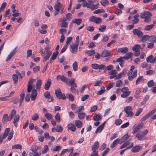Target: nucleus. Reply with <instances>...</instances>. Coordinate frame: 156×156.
<instances>
[{"label":"nucleus","mask_w":156,"mask_h":156,"mask_svg":"<svg viewBox=\"0 0 156 156\" xmlns=\"http://www.w3.org/2000/svg\"><path fill=\"white\" fill-rule=\"evenodd\" d=\"M11 120L9 115L7 114H5L4 115L2 119V122H6L8 121H10Z\"/></svg>","instance_id":"obj_18"},{"label":"nucleus","mask_w":156,"mask_h":156,"mask_svg":"<svg viewBox=\"0 0 156 156\" xmlns=\"http://www.w3.org/2000/svg\"><path fill=\"white\" fill-rule=\"evenodd\" d=\"M42 85V80L40 79L38 80L36 84V89L37 90H40Z\"/></svg>","instance_id":"obj_22"},{"label":"nucleus","mask_w":156,"mask_h":156,"mask_svg":"<svg viewBox=\"0 0 156 156\" xmlns=\"http://www.w3.org/2000/svg\"><path fill=\"white\" fill-rule=\"evenodd\" d=\"M106 122H105L103 123L99 126L96 129L95 133H100L104 128Z\"/></svg>","instance_id":"obj_11"},{"label":"nucleus","mask_w":156,"mask_h":156,"mask_svg":"<svg viewBox=\"0 0 156 156\" xmlns=\"http://www.w3.org/2000/svg\"><path fill=\"white\" fill-rule=\"evenodd\" d=\"M119 141L120 140L119 139H116L113 141L112 144L110 145V147L112 148H113L117 145V144L119 143Z\"/></svg>","instance_id":"obj_30"},{"label":"nucleus","mask_w":156,"mask_h":156,"mask_svg":"<svg viewBox=\"0 0 156 156\" xmlns=\"http://www.w3.org/2000/svg\"><path fill=\"white\" fill-rule=\"evenodd\" d=\"M100 3L104 6H106L109 4V2L107 0H101Z\"/></svg>","instance_id":"obj_37"},{"label":"nucleus","mask_w":156,"mask_h":156,"mask_svg":"<svg viewBox=\"0 0 156 156\" xmlns=\"http://www.w3.org/2000/svg\"><path fill=\"white\" fill-rule=\"evenodd\" d=\"M75 126L78 128H81L82 126V122L79 120H76L75 121Z\"/></svg>","instance_id":"obj_23"},{"label":"nucleus","mask_w":156,"mask_h":156,"mask_svg":"<svg viewBox=\"0 0 156 156\" xmlns=\"http://www.w3.org/2000/svg\"><path fill=\"white\" fill-rule=\"evenodd\" d=\"M19 119L20 115H19L17 114L15 117L14 120L13 122V124H15L19 120Z\"/></svg>","instance_id":"obj_59"},{"label":"nucleus","mask_w":156,"mask_h":156,"mask_svg":"<svg viewBox=\"0 0 156 156\" xmlns=\"http://www.w3.org/2000/svg\"><path fill=\"white\" fill-rule=\"evenodd\" d=\"M141 67L143 68L146 67V69H149L151 68V65H148L146 62H144L142 63Z\"/></svg>","instance_id":"obj_27"},{"label":"nucleus","mask_w":156,"mask_h":156,"mask_svg":"<svg viewBox=\"0 0 156 156\" xmlns=\"http://www.w3.org/2000/svg\"><path fill=\"white\" fill-rule=\"evenodd\" d=\"M17 48L16 47L13 51H11L10 53L8 55L6 59V61H9L15 55L16 53V50Z\"/></svg>","instance_id":"obj_10"},{"label":"nucleus","mask_w":156,"mask_h":156,"mask_svg":"<svg viewBox=\"0 0 156 156\" xmlns=\"http://www.w3.org/2000/svg\"><path fill=\"white\" fill-rule=\"evenodd\" d=\"M32 119L34 121L37 120L39 118V116L37 113L34 114L31 117Z\"/></svg>","instance_id":"obj_36"},{"label":"nucleus","mask_w":156,"mask_h":156,"mask_svg":"<svg viewBox=\"0 0 156 156\" xmlns=\"http://www.w3.org/2000/svg\"><path fill=\"white\" fill-rule=\"evenodd\" d=\"M154 26V24L148 25L145 27V30H151Z\"/></svg>","instance_id":"obj_57"},{"label":"nucleus","mask_w":156,"mask_h":156,"mask_svg":"<svg viewBox=\"0 0 156 156\" xmlns=\"http://www.w3.org/2000/svg\"><path fill=\"white\" fill-rule=\"evenodd\" d=\"M37 94V92L36 90H34L32 91L31 95V100L32 101H34L36 99Z\"/></svg>","instance_id":"obj_19"},{"label":"nucleus","mask_w":156,"mask_h":156,"mask_svg":"<svg viewBox=\"0 0 156 156\" xmlns=\"http://www.w3.org/2000/svg\"><path fill=\"white\" fill-rule=\"evenodd\" d=\"M86 114L84 112H79L78 113V116L80 119H82L84 118Z\"/></svg>","instance_id":"obj_31"},{"label":"nucleus","mask_w":156,"mask_h":156,"mask_svg":"<svg viewBox=\"0 0 156 156\" xmlns=\"http://www.w3.org/2000/svg\"><path fill=\"white\" fill-rule=\"evenodd\" d=\"M44 115L48 120H50L52 119V116L51 114L49 113H46Z\"/></svg>","instance_id":"obj_35"},{"label":"nucleus","mask_w":156,"mask_h":156,"mask_svg":"<svg viewBox=\"0 0 156 156\" xmlns=\"http://www.w3.org/2000/svg\"><path fill=\"white\" fill-rule=\"evenodd\" d=\"M141 92V89L140 88H137L136 90L134 96L136 98H139V94Z\"/></svg>","instance_id":"obj_48"},{"label":"nucleus","mask_w":156,"mask_h":156,"mask_svg":"<svg viewBox=\"0 0 156 156\" xmlns=\"http://www.w3.org/2000/svg\"><path fill=\"white\" fill-rule=\"evenodd\" d=\"M77 110L75 112L76 113H79L84 110V108L83 106H80L77 107Z\"/></svg>","instance_id":"obj_46"},{"label":"nucleus","mask_w":156,"mask_h":156,"mask_svg":"<svg viewBox=\"0 0 156 156\" xmlns=\"http://www.w3.org/2000/svg\"><path fill=\"white\" fill-rule=\"evenodd\" d=\"M132 72H129L127 73L128 79L130 81L133 80V78L137 76V70H135L133 73Z\"/></svg>","instance_id":"obj_6"},{"label":"nucleus","mask_w":156,"mask_h":156,"mask_svg":"<svg viewBox=\"0 0 156 156\" xmlns=\"http://www.w3.org/2000/svg\"><path fill=\"white\" fill-rule=\"evenodd\" d=\"M141 48V46L139 44H136L133 47L132 49L135 51H140V49Z\"/></svg>","instance_id":"obj_28"},{"label":"nucleus","mask_w":156,"mask_h":156,"mask_svg":"<svg viewBox=\"0 0 156 156\" xmlns=\"http://www.w3.org/2000/svg\"><path fill=\"white\" fill-rule=\"evenodd\" d=\"M66 96L69 100L71 101H73L74 99L73 95L71 93H68L66 94Z\"/></svg>","instance_id":"obj_47"},{"label":"nucleus","mask_w":156,"mask_h":156,"mask_svg":"<svg viewBox=\"0 0 156 156\" xmlns=\"http://www.w3.org/2000/svg\"><path fill=\"white\" fill-rule=\"evenodd\" d=\"M126 69H123L121 72L116 75L115 76V80L121 78L123 75H126Z\"/></svg>","instance_id":"obj_16"},{"label":"nucleus","mask_w":156,"mask_h":156,"mask_svg":"<svg viewBox=\"0 0 156 156\" xmlns=\"http://www.w3.org/2000/svg\"><path fill=\"white\" fill-rule=\"evenodd\" d=\"M152 16V14L148 11H144L141 13L140 16L141 18H144V21L148 23L151 20L150 17Z\"/></svg>","instance_id":"obj_1"},{"label":"nucleus","mask_w":156,"mask_h":156,"mask_svg":"<svg viewBox=\"0 0 156 156\" xmlns=\"http://www.w3.org/2000/svg\"><path fill=\"white\" fill-rule=\"evenodd\" d=\"M127 117H131L133 115L134 113L132 112V109L131 106H128L126 107L124 109Z\"/></svg>","instance_id":"obj_5"},{"label":"nucleus","mask_w":156,"mask_h":156,"mask_svg":"<svg viewBox=\"0 0 156 156\" xmlns=\"http://www.w3.org/2000/svg\"><path fill=\"white\" fill-rule=\"evenodd\" d=\"M101 119V116L99 114L95 115L94 116L93 119L95 121H98Z\"/></svg>","instance_id":"obj_38"},{"label":"nucleus","mask_w":156,"mask_h":156,"mask_svg":"<svg viewBox=\"0 0 156 156\" xmlns=\"http://www.w3.org/2000/svg\"><path fill=\"white\" fill-rule=\"evenodd\" d=\"M55 119L56 121L58 122H60L61 121L60 119V115L59 113H57L55 115Z\"/></svg>","instance_id":"obj_45"},{"label":"nucleus","mask_w":156,"mask_h":156,"mask_svg":"<svg viewBox=\"0 0 156 156\" xmlns=\"http://www.w3.org/2000/svg\"><path fill=\"white\" fill-rule=\"evenodd\" d=\"M129 136L127 134L125 135L121 138L122 142H124L129 137Z\"/></svg>","instance_id":"obj_54"},{"label":"nucleus","mask_w":156,"mask_h":156,"mask_svg":"<svg viewBox=\"0 0 156 156\" xmlns=\"http://www.w3.org/2000/svg\"><path fill=\"white\" fill-rule=\"evenodd\" d=\"M62 92L61 90L59 88H58L55 90V94L58 98L60 99Z\"/></svg>","instance_id":"obj_24"},{"label":"nucleus","mask_w":156,"mask_h":156,"mask_svg":"<svg viewBox=\"0 0 156 156\" xmlns=\"http://www.w3.org/2000/svg\"><path fill=\"white\" fill-rule=\"evenodd\" d=\"M66 77H65L63 76H61L60 75H58L56 77L57 80H61L62 81H64V80L65 79Z\"/></svg>","instance_id":"obj_61"},{"label":"nucleus","mask_w":156,"mask_h":156,"mask_svg":"<svg viewBox=\"0 0 156 156\" xmlns=\"http://www.w3.org/2000/svg\"><path fill=\"white\" fill-rule=\"evenodd\" d=\"M12 78L15 83H16L18 80V76L16 74H14L12 75Z\"/></svg>","instance_id":"obj_52"},{"label":"nucleus","mask_w":156,"mask_h":156,"mask_svg":"<svg viewBox=\"0 0 156 156\" xmlns=\"http://www.w3.org/2000/svg\"><path fill=\"white\" fill-rule=\"evenodd\" d=\"M103 82L101 80H95L94 82V85L95 86H100L102 83Z\"/></svg>","instance_id":"obj_34"},{"label":"nucleus","mask_w":156,"mask_h":156,"mask_svg":"<svg viewBox=\"0 0 156 156\" xmlns=\"http://www.w3.org/2000/svg\"><path fill=\"white\" fill-rule=\"evenodd\" d=\"M82 6L83 7L86 6L92 10H94L98 8L99 4L97 3L96 5H94L93 3H88L87 2H85L82 4Z\"/></svg>","instance_id":"obj_2"},{"label":"nucleus","mask_w":156,"mask_h":156,"mask_svg":"<svg viewBox=\"0 0 156 156\" xmlns=\"http://www.w3.org/2000/svg\"><path fill=\"white\" fill-rule=\"evenodd\" d=\"M44 53H45V55L44 57V62H45L48 59L52 54V51L50 50L49 47H47L45 48Z\"/></svg>","instance_id":"obj_4"},{"label":"nucleus","mask_w":156,"mask_h":156,"mask_svg":"<svg viewBox=\"0 0 156 156\" xmlns=\"http://www.w3.org/2000/svg\"><path fill=\"white\" fill-rule=\"evenodd\" d=\"M149 41L153 43H156V37L155 36H149Z\"/></svg>","instance_id":"obj_39"},{"label":"nucleus","mask_w":156,"mask_h":156,"mask_svg":"<svg viewBox=\"0 0 156 156\" xmlns=\"http://www.w3.org/2000/svg\"><path fill=\"white\" fill-rule=\"evenodd\" d=\"M51 84V80L50 79H48L47 81L45 84L44 88L46 90L49 89Z\"/></svg>","instance_id":"obj_17"},{"label":"nucleus","mask_w":156,"mask_h":156,"mask_svg":"<svg viewBox=\"0 0 156 156\" xmlns=\"http://www.w3.org/2000/svg\"><path fill=\"white\" fill-rule=\"evenodd\" d=\"M105 91V88L104 87H101V90L98 91L97 94L98 95H101L104 93Z\"/></svg>","instance_id":"obj_43"},{"label":"nucleus","mask_w":156,"mask_h":156,"mask_svg":"<svg viewBox=\"0 0 156 156\" xmlns=\"http://www.w3.org/2000/svg\"><path fill=\"white\" fill-rule=\"evenodd\" d=\"M117 72L116 70H113L109 72V74L111 75L116 76Z\"/></svg>","instance_id":"obj_62"},{"label":"nucleus","mask_w":156,"mask_h":156,"mask_svg":"<svg viewBox=\"0 0 156 156\" xmlns=\"http://www.w3.org/2000/svg\"><path fill=\"white\" fill-rule=\"evenodd\" d=\"M38 148V147L36 146H33L31 147L30 150L33 152H36L37 151Z\"/></svg>","instance_id":"obj_58"},{"label":"nucleus","mask_w":156,"mask_h":156,"mask_svg":"<svg viewBox=\"0 0 156 156\" xmlns=\"http://www.w3.org/2000/svg\"><path fill=\"white\" fill-rule=\"evenodd\" d=\"M85 53L89 56H92L95 54V51L93 49L90 50H86L85 51Z\"/></svg>","instance_id":"obj_25"},{"label":"nucleus","mask_w":156,"mask_h":156,"mask_svg":"<svg viewBox=\"0 0 156 156\" xmlns=\"http://www.w3.org/2000/svg\"><path fill=\"white\" fill-rule=\"evenodd\" d=\"M12 149H21L22 148V146L20 144H17L12 146Z\"/></svg>","instance_id":"obj_41"},{"label":"nucleus","mask_w":156,"mask_h":156,"mask_svg":"<svg viewBox=\"0 0 156 156\" xmlns=\"http://www.w3.org/2000/svg\"><path fill=\"white\" fill-rule=\"evenodd\" d=\"M130 91H128L124 93L123 94L121 95V97L122 98H126L130 94Z\"/></svg>","instance_id":"obj_50"},{"label":"nucleus","mask_w":156,"mask_h":156,"mask_svg":"<svg viewBox=\"0 0 156 156\" xmlns=\"http://www.w3.org/2000/svg\"><path fill=\"white\" fill-rule=\"evenodd\" d=\"M68 129L74 132L76 129L75 126L72 123H70L67 125Z\"/></svg>","instance_id":"obj_14"},{"label":"nucleus","mask_w":156,"mask_h":156,"mask_svg":"<svg viewBox=\"0 0 156 156\" xmlns=\"http://www.w3.org/2000/svg\"><path fill=\"white\" fill-rule=\"evenodd\" d=\"M110 55V54L109 51L106 49L104 50L101 53V56L102 57H106Z\"/></svg>","instance_id":"obj_20"},{"label":"nucleus","mask_w":156,"mask_h":156,"mask_svg":"<svg viewBox=\"0 0 156 156\" xmlns=\"http://www.w3.org/2000/svg\"><path fill=\"white\" fill-rule=\"evenodd\" d=\"M82 22L81 19H76L72 21V23H76L77 25H79Z\"/></svg>","instance_id":"obj_33"},{"label":"nucleus","mask_w":156,"mask_h":156,"mask_svg":"<svg viewBox=\"0 0 156 156\" xmlns=\"http://www.w3.org/2000/svg\"><path fill=\"white\" fill-rule=\"evenodd\" d=\"M134 34L137 35L139 37H141L143 35V33L138 29H134L133 30Z\"/></svg>","instance_id":"obj_9"},{"label":"nucleus","mask_w":156,"mask_h":156,"mask_svg":"<svg viewBox=\"0 0 156 156\" xmlns=\"http://www.w3.org/2000/svg\"><path fill=\"white\" fill-rule=\"evenodd\" d=\"M60 0H57L54 6V8L55 10H60L62 5L60 2Z\"/></svg>","instance_id":"obj_15"},{"label":"nucleus","mask_w":156,"mask_h":156,"mask_svg":"<svg viewBox=\"0 0 156 156\" xmlns=\"http://www.w3.org/2000/svg\"><path fill=\"white\" fill-rule=\"evenodd\" d=\"M62 148V147L60 146H54L52 147L51 150L52 151H60Z\"/></svg>","instance_id":"obj_29"},{"label":"nucleus","mask_w":156,"mask_h":156,"mask_svg":"<svg viewBox=\"0 0 156 156\" xmlns=\"http://www.w3.org/2000/svg\"><path fill=\"white\" fill-rule=\"evenodd\" d=\"M78 45L72 43L70 46L69 50L70 51L73 53L75 54L77 53L78 50Z\"/></svg>","instance_id":"obj_7"},{"label":"nucleus","mask_w":156,"mask_h":156,"mask_svg":"<svg viewBox=\"0 0 156 156\" xmlns=\"http://www.w3.org/2000/svg\"><path fill=\"white\" fill-rule=\"evenodd\" d=\"M142 148V146L140 145H137L133 147L131 150V151L135 153L140 151Z\"/></svg>","instance_id":"obj_13"},{"label":"nucleus","mask_w":156,"mask_h":156,"mask_svg":"<svg viewBox=\"0 0 156 156\" xmlns=\"http://www.w3.org/2000/svg\"><path fill=\"white\" fill-rule=\"evenodd\" d=\"M153 57H154V56L153 55H150L147 58V62H150L151 63H154Z\"/></svg>","instance_id":"obj_26"},{"label":"nucleus","mask_w":156,"mask_h":156,"mask_svg":"<svg viewBox=\"0 0 156 156\" xmlns=\"http://www.w3.org/2000/svg\"><path fill=\"white\" fill-rule=\"evenodd\" d=\"M106 25H103L101 26L100 27L98 28V30L101 32H104L106 28Z\"/></svg>","instance_id":"obj_64"},{"label":"nucleus","mask_w":156,"mask_h":156,"mask_svg":"<svg viewBox=\"0 0 156 156\" xmlns=\"http://www.w3.org/2000/svg\"><path fill=\"white\" fill-rule=\"evenodd\" d=\"M73 68L74 71H76L78 70V64L77 62L75 61L73 64Z\"/></svg>","instance_id":"obj_49"},{"label":"nucleus","mask_w":156,"mask_h":156,"mask_svg":"<svg viewBox=\"0 0 156 156\" xmlns=\"http://www.w3.org/2000/svg\"><path fill=\"white\" fill-rule=\"evenodd\" d=\"M133 54L131 52H128L127 53L126 55L123 57L124 59H128L130 58L133 55Z\"/></svg>","instance_id":"obj_42"},{"label":"nucleus","mask_w":156,"mask_h":156,"mask_svg":"<svg viewBox=\"0 0 156 156\" xmlns=\"http://www.w3.org/2000/svg\"><path fill=\"white\" fill-rule=\"evenodd\" d=\"M149 36L147 35H144L142 37V41L143 42L146 41L147 40H149Z\"/></svg>","instance_id":"obj_51"},{"label":"nucleus","mask_w":156,"mask_h":156,"mask_svg":"<svg viewBox=\"0 0 156 156\" xmlns=\"http://www.w3.org/2000/svg\"><path fill=\"white\" fill-rule=\"evenodd\" d=\"M129 51V48L126 47H124L121 48H119L118 49V51L119 53H121L122 54H125L127 52Z\"/></svg>","instance_id":"obj_12"},{"label":"nucleus","mask_w":156,"mask_h":156,"mask_svg":"<svg viewBox=\"0 0 156 156\" xmlns=\"http://www.w3.org/2000/svg\"><path fill=\"white\" fill-rule=\"evenodd\" d=\"M16 111L15 110H12L9 115V118L11 120L13 116L16 114Z\"/></svg>","instance_id":"obj_60"},{"label":"nucleus","mask_w":156,"mask_h":156,"mask_svg":"<svg viewBox=\"0 0 156 156\" xmlns=\"http://www.w3.org/2000/svg\"><path fill=\"white\" fill-rule=\"evenodd\" d=\"M123 82L120 80H118L116 82V86L117 87H120L122 86Z\"/></svg>","instance_id":"obj_56"},{"label":"nucleus","mask_w":156,"mask_h":156,"mask_svg":"<svg viewBox=\"0 0 156 156\" xmlns=\"http://www.w3.org/2000/svg\"><path fill=\"white\" fill-rule=\"evenodd\" d=\"M143 76H140L139 77L136 81V84H138L144 81Z\"/></svg>","instance_id":"obj_44"},{"label":"nucleus","mask_w":156,"mask_h":156,"mask_svg":"<svg viewBox=\"0 0 156 156\" xmlns=\"http://www.w3.org/2000/svg\"><path fill=\"white\" fill-rule=\"evenodd\" d=\"M105 12V10L103 9H98L95 10L93 13L94 14H98L104 12Z\"/></svg>","instance_id":"obj_53"},{"label":"nucleus","mask_w":156,"mask_h":156,"mask_svg":"<svg viewBox=\"0 0 156 156\" xmlns=\"http://www.w3.org/2000/svg\"><path fill=\"white\" fill-rule=\"evenodd\" d=\"M99 146V143L98 141L95 142L94 145L92 147V149L93 151H96V150L98 148Z\"/></svg>","instance_id":"obj_32"},{"label":"nucleus","mask_w":156,"mask_h":156,"mask_svg":"<svg viewBox=\"0 0 156 156\" xmlns=\"http://www.w3.org/2000/svg\"><path fill=\"white\" fill-rule=\"evenodd\" d=\"M20 98L19 101V102L20 103L19 106H20L23 102V101L25 97V94L23 91H22L21 94L20 95Z\"/></svg>","instance_id":"obj_21"},{"label":"nucleus","mask_w":156,"mask_h":156,"mask_svg":"<svg viewBox=\"0 0 156 156\" xmlns=\"http://www.w3.org/2000/svg\"><path fill=\"white\" fill-rule=\"evenodd\" d=\"M49 150L48 146L47 145H45L44 147L43 150L42 151V153L43 154L46 153Z\"/></svg>","instance_id":"obj_55"},{"label":"nucleus","mask_w":156,"mask_h":156,"mask_svg":"<svg viewBox=\"0 0 156 156\" xmlns=\"http://www.w3.org/2000/svg\"><path fill=\"white\" fill-rule=\"evenodd\" d=\"M89 20L91 22H93L97 23H100L102 22V20L100 18L96 17L94 16H91Z\"/></svg>","instance_id":"obj_8"},{"label":"nucleus","mask_w":156,"mask_h":156,"mask_svg":"<svg viewBox=\"0 0 156 156\" xmlns=\"http://www.w3.org/2000/svg\"><path fill=\"white\" fill-rule=\"evenodd\" d=\"M122 122V120L120 119H116L115 121V124L117 126L120 125Z\"/></svg>","instance_id":"obj_63"},{"label":"nucleus","mask_w":156,"mask_h":156,"mask_svg":"<svg viewBox=\"0 0 156 156\" xmlns=\"http://www.w3.org/2000/svg\"><path fill=\"white\" fill-rule=\"evenodd\" d=\"M10 130V129L9 128H6L4 131L3 135V136L4 138H5L7 136H8V133H9Z\"/></svg>","instance_id":"obj_40"},{"label":"nucleus","mask_w":156,"mask_h":156,"mask_svg":"<svg viewBox=\"0 0 156 156\" xmlns=\"http://www.w3.org/2000/svg\"><path fill=\"white\" fill-rule=\"evenodd\" d=\"M148 133V130L147 129L142 131H140L136 135V137L137 138L138 140H141L144 139V136Z\"/></svg>","instance_id":"obj_3"}]
</instances>
